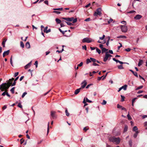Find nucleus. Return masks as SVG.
I'll return each instance as SVG.
<instances>
[{
    "label": "nucleus",
    "mask_w": 147,
    "mask_h": 147,
    "mask_svg": "<svg viewBox=\"0 0 147 147\" xmlns=\"http://www.w3.org/2000/svg\"><path fill=\"white\" fill-rule=\"evenodd\" d=\"M62 8H54L53 9V10H59V11H62L63 10Z\"/></svg>",
    "instance_id": "obj_26"
},
{
    "label": "nucleus",
    "mask_w": 147,
    "mask_h": 147,
    "mask_svg": "<svg viewBox=\"0 0 147 147\" xmlns=\"http://www.w3.org/2000/svg\"><path fill=\"white\" fill-rule=\"evenodd\" d=\"M142 16L141 15L138 14L136 15L135 17H134V19L136 20H138L142 18Z\"/></svg>",
    "instance_id": "obj_9"
},
{
    "label": "nucleus",
    "mask_w": 147,
    "mask_h": 147,
    "mask_svg": "<svg viewBox=\"0 0 147 147\" xmlns=\"http://www.w3.org/2000/svg\"><path fill=\"white\" fill-rule=\"evenodd\" d=\"M6 40H5V39H4L3 41L2 42V45L3 46V47H5V43L6 41Z\"/></svg>",
    "instance_id": "obj_22"
},
{
    "label": "nucleus",
    "mask_w": 147,
    "mask_h": 147,
    "mask_svg": "<svg viewBox=\"0 0 147 147\" xmlns=\"http://www.w3.org/2000/svg\"><path fill=\"white\" fill-rule=\"evenodd\" d=\"M109 140L110 142H113L116 145L119 144L121 141V139L119 138H116L114 136L109 137Z\"/></svg>",
    "instance_id": "obj_1"
},
{
    "label": "nucleus",
    "mask_w": 147,
    "mask_h": 147,
    "mask_svg": "<svg viewBox=\"0 0 147 147\" xmlns=\"http://www.w3.org/2000/svg\"><path fill=\"white\" fill-rule=\"evenodd\" d=\"M9 50H8L7 51H5L3 53V57H4L5 56L7 55H9Z\"/></svg>",
    "instance_id": "obj_10"
},
{
    "label": "nucleus",
    "mask_w": 147,
    "mask_h": 147,
    "mask_svg": "<svg viewBox=\"0 0 147 147\" xmlns=\"http://www.w3.org/2000/svg\"><path fill=\"white\" fill-rule=\"evenodd\" d=\"M143 87V86H139L136 89V90H139V89H140L142 88Z\"/></svg>",
    "instance_id": "obj_38"
},
{
    "label": "nucleus",
    "mask_w": 147,
    "mask_h": 147,
    "mask_svg": "<svg viewBox=\"0 0 147 147\" xmlns=\"http://www.w3.org/2000/svg\"><path fill=\"white\" fill-rule=\"evenodd\" d=\"M102 14L101 9L100 8H98L94 12V16H100Z\"/></svg>",
    "instance_id": "obj_5"
},
{
    "label": "nucleus",
    "mask_w": 147,
    "mask_h": 147,
    "mask_svg": "<svg viewBox=\"0 0 147 147\" xmlns=\"http://www.w3.org/2000/svg\"><path fill=\"white\" fill-rule=\"evenodd\" d=\"M91 62V60H90V59H89L88 58V59H86L87 64H88Z\"/></svg>",
    "instance_id": "obj_33"
},
{
    "label": "nucleus",
    "mask_w": 147,
    "mask_h": 147,
    "mask_svg": "<svg viewBox=\"0 0 147 147\" xmlns=\"http://www.w3.org/2000/svg\"><path fill=\"white\" fill-rule=\"evenodd\" d=\"M14 80V78H12L11 79H9V82L8 84H9V85H10V86L12 84V81Z\"/></svg>",
    "instance_id": "obj_13"
},
{
    "label": "nucleus",
    "mask_w": 147,
    "mask_h": 147,
    "mask_svg": "<svg viewBox=\"0 0 147 147\" xmlns=\"http://www.w3.org/2000/svg\"><path fill=\"white\" fill-rule=\"evenodd\" d=\"M18 106L20 108H22V106L20 103L18 104Z\"/></svg>",
    "instance_id": "obj_60"
},
{
    "label": "nucleus",
    "mask_w": 147,
    "mask_h": 147,
    "mask_svg": "<svg viewBox=\"0 0 147 147\" xmlns=\"http://www.w3.org/2000/svg\"><path fill=\"white\" fill-rule=\"evenodd\" d=\"M90 20V18H87L85 20V21L86 22H88Z\"/></svg>",
    "instance_id": "obj_59"
},
{
    "label": "nucleus",
    "mask_w": 147,
    "mask_h": 147,
    "mask_svg": "<svg viewBox=\"0 0 147 147\" xmlns=\"http://www.w3.org/2000/svg\"><path fill=\"white\" fill-rule=\"evenodd\" d=\"M108 50V49H106L105 48H103L102 49V53H103L104 52H106V51H107Z\"/></svg>",
    "instance_id": "obj_20"
},
{
    "label": "nucleus",
    "mask_w": 147,
    "mask_h": 147,
    "mask_svg": "<svg viewBox=\"0 0 147 147\" xmlns=\"http://www.w3.org/2000/svg\"><path fill=\"white\" fill-rule=\"evenodd\" d=\"M83 65V62H81L78 65V66L79 67L82 66Z\"/></svg>",
    "instance_id": "obj_53"
},
{
    "label": "nucleus",
    "mask_w": 147,
    "mask_h": 147,
    "mask_svg": "<svg viewBox=\"0 0 147 147\" xmlns=\"http://www.w3.org/2000/svg\"><path fill=\"white\" fill-rule=\"evenodd\" d=\"M73 17L69 18L68 19V21L69 22H71L73 20Z\"/></svg>",
    "instance_id": "obj_42"
},
{
    "label": "nucleus",
    "mask_w": 147,
    "mask_h": 147,
    "mask_svg": "<svg viewBox=\"0 0 147 147\" xmlns=\"http://www.w3.org/2000/svg\"><path fill=\"white\" fill-rule=\"evenodd\" d=\"M127 86L126 85H125L121 87L122 89H123L124 90H125L127 89Z\"/></svg>",
    "instance_id": "obj_18"
},
{
    "label": "nucleus",
    "mask_w": 147,
    "mask_h": 147,
    "mask_svg": "<svg viewBox=\"0 0 147 147\" xmlns=\"http://www.w3.org/2000/svg\"><path fill=\"white\" fill-rule=\"evenodd\" d=\"M55 21L58 24L60 23L61 22V20L58 18L56 19Z\"/></svg>",
    "instance_id": "obj_23"
},
{
    "label": "nucleus",
    "mask_w": 147,
    "mask_h": 147,
    "mask_svg": "<svg viewBox=\"0 0 147 147\" xmlns=\"http://www.w3.org/2000/svg\"><path fill=\"white\" fill-rule=\"evenodd\" d=\"M112 56L109 54H108V52H106L105 53V57L103 59V61L105 62H106L107 61L108 59V58L109 57H111Z\"/></svg>",
    "instance_id": "obj_6"
},
{
    "label": "nucleus",
    "mask_w": 147,
    "mask_h": 147,
    "mask_svg": "<svg viewBox=\"0 0 147 147\" xmlns=\"http://www.w3.org/2000/svg\"><path fill=\"white\" fill-rule=\"evenodd\" d=\"M53 12L54 13H56L57 14H60L61 13V12H60L59 11H53Z\"/></svg>",
    "instance_id": "obj_46"
},
{
    "label": "nucleus",
    "mask_w": 147,
    "mask_h": 147,
    "mask_svg": "<svg viewBox=\"0 0 147 147\" xmlns=\"http://www.w3.org/2000/svg\"><path fill=\"white\" fill-rule=\"evenodd\" d=\"M130 50L131 49L130 48H127L125 49V51L127 52L130 51Z\"/></svg>",
    "instance_id": "obj_61"
},
{
    "label": "nucleus",
    "mask_w": 147,
    "mask_h": 147,
    "mask_svg": "<svg viewBox=\"0 0 147 147\" xmlns=\"http://www.w3.org/2000/svg\"><path fill=\"white\" fill-rule=\"evenodd\" d=\"M113 20L112 19H110L109 21H108V24H110L113 21Z\"/></svg>",
    "instance_id": "obj_48"
},
{
    "label": "nucleus",
    "mask_w": 147,
    "mask_h": 147,
    "mask_svg": "<svg viewBox=\"0 0 147 147\" xmlns=\"http://www.w3.org/2000/svg\"><path fill=\"white\" fill-rule=\"evenodd\" d=\"M82 49H84L85 50H87V47L86 45H85L82 46Z\"/></svg>",
    "instance_id": "obj_49"
},
{
    "label": "nucleus",
    "mask_w": 147,
    "mask_h": 147,
    "mask_svg": "<svg viewBox=\"0 0 147 147\" xmlns=\"http://www.w3.org/2000/svg\"><path fill=\"white\" fill-rule=\"evenodd\" d=\"M93 41H94V40L88 37L84 38L82 40V42L83 43L87 42L89 43Z\"/></svg>",
    "instance_id": "obj_4"
},
{
    "label": "nucleus",
    "mask_w": 147,
    "mask_h": 147,
    "mask_svg": "<svg viewBox=\"0 0 147 147\" xmlns=\"http://www.w3.org/2000/svg\"><path fill=\"white\" fill-rule=\"evenodd\" d=\"M98 42L99 43H101L102 44H103L106 43V42L105 40H104L103 41L101 42L99 40L98 41Z\"/></svg>",
    "instance_id": "obj_32"
},
{
    "label": "nucleus",
    "mask_w": 147,
    "mask_h": 147,
    "mask_svg": "<svg viewBox=\"0 0 147 147\" xmlns=\"http://www.w3.org/2000/svg\"><path fill=\"white\" fill-rule=\"evenodd\" d=\"M105 36L104 35H103L102 37H100L99 39L101 40H103L105 38Z\"/></svg>",
    "instance_id": "obj_40"
},
{
    "label": "nucleus",
    "mask_w": 147,
    "mask_h": 147,
    "mask_svg": "<svg viewBox=\"0 0 147 147\" xmlns=\"http://www.w3.org/2000/svg\"><path fill=\"white\" fill-rule=\"evenodd\" d=\"M117 107L118 108H121L122 110H124L125 111H126V109L124 107H123L121 106L119 104H118L117 105Z\"/></svg>",
    "instance_id": "obj_11"
},
{
    "label": "nucleus",
    "mask_w": 147,
    "mask_h": 147,
    "mask_svg": "<svg viewBox=\"0 0 147 147\" xmlns=\"http://www.w3.org/2000/svg\"><path fill=\"white\" fill-rule=\"evenodd\" d=\"M118 68L119 69H123L124 68L123 66V65H121L119 66H118Z\"/></svg>",
    "instance_id": "obj_27"
},
{
    "label": "nucleus",
    "mask_w": 147,
    "mask_h": 147,
    "mask_svg": "<svg viewBox=\"0 0 147 147\" xmlns=\"http://www.w3.org/2000/svg\"><path fill=\"white\" fill-rule=\"evenodd\" d=\"M31 62H30L28 63L27 65H25L24 67L25 69H26L28 68H29L31 65Z\"/></svg>",
    "instance_id": "obj_14"
},
{
    "label": "nucleus",
    "mask_w": 147,
    "mask_h": 147,
    "mask_svg": "<svg viewBox=\"0 0 147 147\" xmlns=\"http://www.w3.org/2000/svg\"><path fill=\"white\" fill-rule=\"evenodd\" d=\"M121 101L123 102L124 100L125 97L123 95H121Z\"/></svg>",
    "instance_id": "obj_35"
},
{
    "label": "nucleus",
    "mask_w": 147,
    "mask_h": 147,
    "mask_svg": "<svg viewBox=\"0 0 147 147\" xmlns=\"http://www.w3.org/2000/svg\"><path fill=\"white\" fill-rule=\"evenodd\" d=\"M86 98V102H89V103H91L92 102V101H91V100H89L87 98Z\"/></svg>",
    "instance_id": "obj_34"
},
{
    "label": "nucleus",
    "mask_w": 147,
    "mask_h": 147,
    "mask_svg": "<svg viewBox=\"0 0 147 147\" xmlns=\"http://www.w3.org/2000/svg\"><path fill=\"white\" fill-rule=\"evenodd\" d=\"M143 63V61L141 59H140L139 61V63L138 64V66L140 67L141 65H142Z\"/></svg>",
    "instance_id": "obj_12"
},
{
    "label": "nucleus",
    "mask_w": 147,
    "mask_h": 147,
    "mask_svg": "<svg viewBox=\"0 0 147 147\" xmlns=\"http://www.w3.org/2000/svg\"><path fill=\"white\" fill-rule=\"evenodd\" d=\"M96 52H97L99 54H100L101 53L100 50L97 47H96Z\"/></svg>",
    "instance_id": "obj_29"
},
{
    "label": "nucleus",
    "mask_w": 147,
    "mask_h": 147,
    "mask_svg": "<svg viewBox=\"0 0 147 147\" xmlns=\"http://www.w3.org/2000/svg\"><path fill=\"white\" fill-rule=\"evenodd\" d=\"M138 128L137 126H135L133 128V131L136 132L137 131H139L138 130Z\"/></svg>",
    "instance_id": "obj_17"
},
{
    "label": "nucleus",
    "mask_w": 147,
    "mask_h": 147,
    "mask_svg": "<svg viewBox=\"0 0 147 147\" xmlns=\"http://www.w3.org/2000/svg\"><path fill=\"white\" fill-rule=\"evenodd\" d=\"M87 82L86 80H84L81 83V84H83L81 86V88H80L76 89L75 92V94H77L80 92V90L81 88H84L87 85Z\"/></svg>",
    "instance_id": "obj_3"
},
{
    "label": "nucleus",
    "mask_w": 147,
    "mask_h": 147,
    "mask_svg": "<svg viewBox=\"0 0 147 147\" xmlns=\"http://www.w3.org/2000/svg\"><path fill=\"white\" fill-rule=\"evenodd\" d=\"M127 117H128V119L129 120H131V116L129 115V114L128 113L127 115Z\"/></svg>",
    "instance_id": "obj_45"
},
{
    "label": "nucleus",
    "mask_w": 147,
    "mask_h": 147,
    "mask_svg": "<svg viewBox=\"0 0 147 147\" xmlns=\"http://www.w3.org/2000/svg\"><path fill=\"white\" fill-rule=\"evenodd\" d=\"M72 21H73V23H74L76 22L77 21V19L76 18H75V19H74V18H73V20Z\"/></svg>",
    "instance_id": "obj_47"
},
{
    "label": "nucleus",
    "mask_w": 147,
    "mask_h": 147,
    "mask_svg": "<svg viewBox=\"0 0 147 147\" xmlns=\"http://www.w3.org/2000/svg\"><path fill=\"white\" fill-rule=\"evenodd\" d=\"M20 46L22 48H23L24 47V44L22 41L20 42Z\"/></svg>",
    "instance_id": "obj_31"
},
{
    "label": "nucleus",
    "mask_w": 147,
    "mask_h": 147,
    "mask_svg": "<svg viewBox=\"0 0 147 147\" xmlns=\"http://www.w3.org/2000/svg\"><path fill=\"white\" fill-rule=\"evenodd\" d=\"M88 129V128H87L86 127H85L84 128L83 130H84L85 131H86Z\"/></svg>",
    "instance_id": "obj_57"
},
{
    "label": "nucleus",
    "mask_w": 147,
    "mask_h": 147,
    "mask_svg": "<svg viewBox=\"0 0 147 147\" xmlns=\"http://www.w3.org/2000/svg\"><path fill=\"white\" fill-rule=\"evenodd\" d=\"M129 145H130V146L131 147L132 146V140H130L129 142Z\"/></svg>",
    "instance_id": "obj_36"
},
{
    "label": "nucleus",
    "mask_w": 147,
    "mask_h": 147,
    "mask_svg": "<svg viewBox=\"0 0 147 147\" xmlns=\"http://www.w3.org/2000/svg\"><path fill=\"white\" fill-rule=\"evenodd\" d=\"M25 46L27 48H28V49L29 48H30V45L29 42H27L26 43V45H25Z\"/></svg>",
    "instance_id": "obj_16"
},
{
    "label": "nucleus",
    "mask_w": 147,
    "mask_h": 147,
    "mask_svg": "<svg viewBox=\"0 0 147 147\" xmlns=\"http://www.w3.org/2000/svg\"><path fill=\"white\" fill-rule=\"evenodd\" d=\"M15 87H13L10 90V91L11 92V93L13 94L14 92V89Z\"/></svg>",
    "instance_id": "obj_28"
},
{
    "label": "nucleus",
    "mask_w": 147,
    "mask_h": 147,
    "mask_svg": "<svg viewBox=\"0 0 147 147\" xmlns=\"http://www.w3.org/2000/svg\"><path fill=\"white\" fill-rule=\"evenodd\" d=\"M66 115L67 116H69V113L68 112L67 109H66L65 111Z\"/></svg>",
    "instance_id": "obj_25"
},
{
    "label": "nucleus",
    "mask_w": 147,
    "mask_h": 147,
    "mask_svg": "<svg viewBox=\"0 0 147 147\" xmlns=\"http://www.w3.org/2000/svg\"><path fill=\"white\" fill-rule=\"evenodd\" d=\"M130 71L132 73L134 74V75L135 76L137 77H138V75L137 72H134L132 70H131V69H130Z\"/></svg>",
    "instance_id": "obj_15"
},
{
    "label": "nucleus",
    "mask_w": 147,
    "mask_h": 147,
    "mask_svg": "<svg viewBox=\"0 0 147 147\" xmlns=\"http://www.w3.org/2000/svg\"><path fill=\"white\" fill-rule=\"evenodd\" d=\"M127 126H125V127L124 129V131L125 132L126 131H127Z\"/></svg>",
    "instance_id": "obj_56"
},
{
    "label": "nucleus",
    "mask_w": 147,
    "mask_h": 147,
    "mask_svg": "<svg viewBox=\"0 0 147 147\" xmlns=\"http://www.w3.org/2000/svg\"><path fill=\"white\" fill-rule=\"evenodd\" d=\"M139 133V131H137L135 133L134 135L133 136L134 138H136L138 135V134Z\"/></svg>",
    "instance_id": "obj_21"
},
{
    "label": "nucleus",
    "mask_w": 147,
    "mask_h": 147,
    "mask_svg": "<svg viewBox=\"0 0 147 147\" xmlns=\"http://www.w3.org/2000/svg\"><path fill=\"white\" fill-rule=\"evenodd\" d=\"M68 25L71 26L72 25V24L70 22H65Z\"/></svg>",
    "instance_id": "obj_52"
},
{
    "label": "nucleus",
    "mask_w": 147,
    "mask_h": 147,
    "mask_svg": "<svg viewBox=\"0 0 147 147\" xmlns=\"http://www.w3.org/2000/svg\"><path fill=\"white\" fill-rule=\"evenodd\" d=\"M5 91V92H4L2 94V95H3V96H4L5 95H6V92L7 91Z\"/></svg>",
    "instance_id": "obj_62"
},
{
    "label": "nucleus",
    "mask_w": 147,
    "mask_h": 147,
    "mask_svg": "<svg viewBox=\"0 0 147 147\" xmlns=\"http://www.w3.org/2000/svg\"><path fill=\"white\" fill-rule=\"evenodd\" d=\"M90 59L91 60V61L93 62L94 63L96 61V60L95 59L90 57Z\"/></svg>",
    "instance_id": "obj_24"
},
{
    "label": "nucleus",
    "mask_w": 147,
    "mask_h": 147,
    "mask_svg": "<svg viewBox=\"0 0 147 147\" xmlns=\"http://www.w3.org/2000/svg\"><path fill=\"white\" fill-rule=\"evenodd\" d=\"M49 122L48 124V127H47V134L49 133Z\"/></svg>",
    "instance_id": "obj_41"
},
{
    "label": "nucleus",
    "mask_w": 147,
    "mask_h": 147,
    "mask_svg": "<svg viewBox=\"0 0 147 147\" xmlns=\"http://www.w3.org/2000/svg\"><path fill=\"white\" fill-rule=\"evenodd\" d=\"M27 94V92H24L22 94V97L23 98H24V96H25V95L26 94Z\"/></svg>",
    "instance_id": "obj_43"
},
{
    "label": "nucleus",
    "mask_w": 147,
    "mask_h": 147,
    "mask_svg": "<svg viewBox=\"0 0 147 147\" xmlns=\"http://www.w3.org/2000/svg\"><path fill=\"white\" fill-rule=\"evenodd\" d=\"M92 85V84H89L88 85L86 86V88H89V87L91 85Z\"/></svg>",
    "instance_id": "obj_63"
},
{
    "label": "nucleus",
    "mask_w": 147,
    "mask_h": 147,
    "mask_svg": "<svg viewBox=\"0 0 147 147\" xmlns=\"http://www.w3.org/2000/svg\"><path fill=\"white\" fill-rule=\"evenodd\" d=\"M44 3L45 4H46L47 5H49V2L47 0H46L44 1Z\"/></svg>",
    "instance_id": "obj_51"
},
{
    "label": "nucleus",
    "mask_w": 147,
    "mask_h": 147,
    "mask_svg": "<svg viewBox=\"0 0 147 147\" xmlns=\"http://www.w3.org/2000/svg\"><path fill=\"white\" fill-rule=\"evenodd\" d=\"M24 140H23L22 139H21L20 140V143H21V144H22V143H24Z\"/></svg>",
    "instance_id": "obj_54"
},
{
    "label": "nucleus",
    "mask_w": 147,
    "mask_h": 147,
    "mask_svg": "<svg viewBox=\"0 0 147 147\" xmlns=\"http://www.w3.org/2000/svg\"><path fill=\"white\" fill-rule=\"evenodd\" d=\"M137 99V98H133L132 100V103H134L135 102V101Z\"/></svg>",
    "instance_id": "obj_50"
},
{
    "label": "nucleus",
    "mask_w": 147,
    "mask_h": 147,
    "mask_svg": "<svg viewBox=\"0 0 147 147\" xmlns=\"http://www.w3.org/2000/svg\"><path fill=\"white\" fill-rule=\"evenodd\" d=\"M51 29H49L48 30H47V31H46V33H47L51 32Z\"/></svg>",
    "instance_id": "obj_64"
},
{
    "label": "nucleus",
    "mask_w": 147,
    "mask_h": 147,
    "mask_svg": "<svg viewBox=\"0 0 147 147\" xmlns=\"http://www.w3.org/2000/svg\"><path fill=\"white\" fill-rule=\"evenodd\" d=\"M59 31L62 33L63 34H64L65 32H67V30H65V31H63L61 30L60 28H59Z\"/></svg>",
    "instance_id": "obj_30"
},
{
    "label": "nucleus",
    "mask_w": 147,
    "mask_h": 147,
    "mask_svg": "<svg viewBox=\"0 0 147 147\" xmlns=\"http://www.w3.org/2000/svg\"><path fill=\"white\" fill-rule=\"evenodd\" d=\"M12 56H11V58H10V63L11 65L12 66H13V62H12Z\"/></svg>",
    "instance_id": "obj_39"
},
{
    "label": "nucleus",
    "mask_w": 147,
    "mask_h": 147,
    "mask_svg": "<svg viewBox=\"0 0 147 147\" xmlns=\"http://www.w3.org/2000/svg\"><path fill=\"white\" fill-rule=\"evenodd\" d=\"M18 74H19L18 72H17L15 73L14 74V77H16L18 75Z\"/></svg>",
    "instance_id": "obj_55"
},
{
    "label": "nucleus",
    "mask_w": 147,
    "mask_h": 147,
    "mask_svg": "<svg viewBox=\"0 0 147 147\" xmlns=\"http://www.w3.org/2000/svg\"><path fill=\"white\" fill-rule=\"evenodd\" d=\"M48 28V27L47 26L44 29V32H46V31L47 30V29Z\"/></svg>",
    "instance_id": "obj_58"
},
{
    "label": "nucleus",
    "mask_w": 147,
    "mask_h": 147,
    "mask_svg": "<svg viewBox=\"0 0 147 147\" xmlns=\"http://www.w3.org/2000/svg\"><path fill=\"white\" fill-rule=\"evenodd\" d=\"M56 113V112L55 111H51V115L53 119L56 118V116L55 115Z\"/></svg>",
    "instance_id": "obj_8"
},
{
    "label": "nucleus",
    "mask_w": 147,
    "mask_h": 147,
    "mask_svg": "<svg viewBox=\"0 0 147 147\" xmlns=\"http://www.w3.org/2000/svg\"><path fill=\"white\" fill-rule=\"evenodd\" d=\"M34 64L36 65V67H38V62L37 61H35Z\"/></svg>",
    "instance_id": "obj_44"
},
{
    "label": "nucleus",
    "mask_w": 147,
    "mask_h": 147,
    "mask_svg": "<svg viewBox=\"0 0 147 147\" xmlns=\"http://www.w3.org/2000/svg\"><path fill=\"white\" fill-rule=\"evenodd\" d=\"M107 103V102L105 100H103V102L101 103V104L102 105H105Z\"/></svg>",
    "instance_id": "obj_37"
},
{
    "label": "nucleus",
    "mask_w": 147,
    "mask_h": 147,
    "mask_svg": "<svg viewBox=\"0 0 147 147\" xmlns=\"http://www.w3.org/2000/svg\"><path fill=\"white\" fill-rule=\"evenodd\" d=\"M126 37L125 36L121 35L117 37V38H126Z\"/></svg>",
    "instance_id": "obj_19"
},
{
    "label": "nucleus",
    "mask_w": 147,
    "mask_h": 147,
    "mask_svg": "<svg viewBox=\"0 0 147 147\" xmlns=\"http://www.w3.org/2000/svg\"><path fill=\"white\" fill-rule=\"evenodd\" d=\"M10 86V85H9V84L7 83H3L1 85L0 87V89L2 91L4 90L7 91V89L9 88Z\"/></svg>",
    "instance_id": "obj_2"
},
{
    "label": "nucleus",
    "mask_w": 147,
    "mask_h": 147,
    "mask_svg": "<svg viewBox=\"0 0 147 147\" xmlns=\"http://www.w3.org/2000/svg\"><path fill=\"white\" fill-rule=\"evenodd\" d=\"M121 28L122 32H126L127 30V26L125 25L121 26Z\"/></svg>",
    "instance_id": "obj_7"
}]
</instances>
